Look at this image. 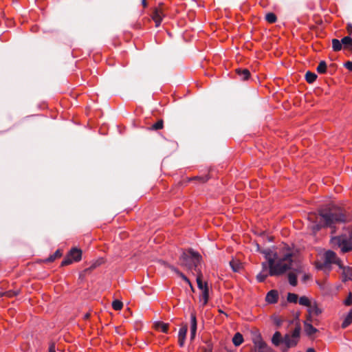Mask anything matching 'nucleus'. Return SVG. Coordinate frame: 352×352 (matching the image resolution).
Returning <instances> with one entry per match:
<instances>
[{
    "label": "nucleus",
    "mask_w": 352,
    "mask_h": 352,
    "mask_svg": "<svg viewBox=\"0 0 352 352\" xmlns=\"http://www.w3.org/2000/svg\"><path fill=\"white\" fill-rule=\"evenodd\" d=\"M344 304L346 306H350L352 305V294L349 293L347 298L344 301Z\"/></svg>",
    "instance_id": "obj_36"
},
{
    "label": "nucleus",
    "mask_w": 352,
    "mask_h": 352,
    "mask_svg": "<svg viewBox=\"0 0 352 352\" xmlns=\"http://www.w3.org/2000/svg\"><path fill=\"white\" fill-rule=\"evenodd\" d=\"M327 70V63L325 61L322 60L320 62L317 67V72L320 74H324Z\"/></svg>",
    "instance_id": "obj_28"
},
{
    "label": "nucleus",
    "mask_w": 352,
    "mask_h": 352,
    "mask_svg": "<svg viewBox=\"0 0 352 352\" xmlns=\"http://www.w3.org/2000/svg\"><path fill=\"white\" fill-rule=\"evenodd\" d=\"M263 267L265 268V264H264V263H263Z\"/></svg>",
    "instance_id": "obj_50"
},
{
    "label": "nucleus",
    "mask_w": 352,
    "mask_h": 352,
    "mask_svg": "<svg viewBox=\"0 0 352 352\" xmlns=\"http://www.w3.org/2000/svg\"><path fill=\"white\" fill-rule=\"evenodd\" d=\"M352 323V309L349 312V314L345 317L343 322L342 323V327L346 328L349 325H350Z\"/></svg>",
    "instance_id": "obj_23"
},
{
    "label": "nucleus",
    "mask_w": 352,
    "mask_h": 352,
    "mask_svg": "<svg viewBox=\"0 0 352 352\" xmlns=\"http://www.w3.org/2000/svg\"><path fill=\"white\" fill-rule=\"evenodd\" d=\"M252 342L255 352H268V348L266 343L263 341L261 335L256 333L252 337Z\"/></svg>",
    "instance_id": "obj_8"
},
{
    "label": "nucleus",
    "mask_w": 352,
    "mask_h": 352,
    "mask_svg": "<svg viewBox=\"0 0 352 352\" xmlns=\"http://www.w3.org/2000/svg\"><path fill=\"white\" fill-rule=\"evenodd\" d=\"M187 333V327L184 326L182 328L179 329V333H178V338H181V339H185Z\"/></svg>",
    "instance_id": "obj_34"
},
{
    "label": "nucleus",
    "mask_w": 352,
    "mask_h": 352,
    "mask_svg": "<svg viewBox=\"0 0 352 352\" xmlns=\"http://www.w3.org/2000/svg\"><path fill=\"white\" fill-rule=\"evenodd\" d=\"M324 262L327 264H336L339 267H342L341 260L337 256L336 254L331 250H328L325 252Z\"/></svg>",
    "instance_id": "obj_10"
},
{
    "label": "nucleus",
    "mask_w": 352,
    "mask_h": 352,
    "mask_svg": "<svg viewBox=\"0 0 352 352\" xmlns=\"http://www.w3.org/2000/svg\"><path fill=\"white\" fill-rule=\"evenodd\" d=\"M340 41L344 50H351L352 38L350 36H344Z\"/></svg>",
    "instance_id": "obj_18"
},
{
    "label": "nucleus",
    "mask_w": 352,
    "mask_h": 352,
    "mask_svg": "<svg viewBox=\"0 0 352 352\" xmlns=\"http://www.w3.org/2000/svg\"><path fill=\"white\" fill-rule=\"evenodd\" d=\"M276 324H280V322H279V321H277Z\"/></svg>",
    "instance_id": "obj_49"
},
{
    "label": "nucleus",
    "mask_w": 352,
    "mask_h": 352,
    "mask_svg": "<svg viewBox=\"0 0 352 352\" xmlns=\"http://www.w3.org/2000/svg\"><path fill=\"white\" fill-rule=\"evenodd\" d=\"M285 253H290V258L292 260V265L287 270L291 269L294 270V272H289L288 274L289 283L291 285L296 286L297 285V274L303 272V267L297 261L296 256L293 254L292 250L288 249Z\"/></svg>",
    "instance_id": "obj_5"
},
{
    "label": "nucleus",
    "mask_w": 352,
    "mask_h": 352,
    "mask_svg": "<svg viewBox=\"0 0 352 352\" xmlns=\"http://www.w3.org/2000/svg\"><path fill=\"white\" fill-rule=\"evenodd\" d=\"M49 352H56V346L54 343L50 344L49 347Z\"/></svg>",
    "instance_id": "obj_39"
},
{
    "label": "nucleus",
    "mask_w": 352,
    "mask_h": 352,
    "mask_svg": "<svg viewBox=\"0 0 352 352\" xmlns=\"http://www.w3.org/2000/svg\"><path fill=\"white\" fill-rule=\"evenodd\" d=\"M232 342L234 346H239L243 342V337L241 333H236L232 338Z\"/></svg>",
    "instance_id": "obj_21"
},
{
    "label": "nucleus",
    "mask_w": 352,
    "mask_h": 352,
    "mask_svg": "<svg viewBox=\"0 0 352 352\" xmlns=\"http://www.w3.org/2000/svg\"><path fill=\"white\" fill-rule=\"evenodd\" d=\"M265 257L268 262L269 270L263 269L256 276L258 282H263L270 276H278L285 273L287 269L292 265L290 253H283L278 254L270 249L263 252Z\"/></svg>",
    "instance_id": "obj_2"
},
{
    "label": "nucleus",
    "mask_w": 352,
    "mask_h": 352,
    "mask_svg": "<svg viewBox=\"0 0 352 352\" xmlns=\"http://www.w3.org/2000/svg\"><path fill=\"white\" fill-rule=\"evenodd\" d=\"M56 259V257L53 255V256H51L50 258H49V261H53Z\"/></svg>",
    "instance_id": "obj_45"
},
{
    "label": "nucleus",
    "mask_w": 352,
    "mask_h": 352,
    "mask_svg": "<svg viewBox=\"0 0 352 352\" xmlns=\"http://www.w3.org/2000/svg\"><path fill=\"white\" fill-rule=\"evenodd\" d=\"M300 331L301 327L300 324L297 323L292 333H287L285 336L283 343L287 348L295 346L297 344L300 338Z\"/></svg>",
    "instance_id": "obj_6"
},
{
    "label": "nucleus",
    "mask_w": 352,
    "mask_h": 352,
    "mask_svg": "<svg viewBox=\"0 0 352 352\" xmlns=\"http://www.w3.org/2000/svg\"><path fill=\"white\" fill-rule=\"evenodd\" d=\"M209 299V289L208 287H204V289L201 290V294L199 296V302L204 307L206 305Z\"/></svg>",
    "instance_id": "obj_12"
},
{
    "label": "nucleus",
    "mask_w": 352,
    "mask_h": 352,
    "mask_svg": "<svg viewBox=\"0 0 352 352\" xmlns=\"http://www.w3.org/2000/svg\"><path fill=\"white\" fill-rule=\"evenodd\" d=\"M276 19V16L272 12H269L265 15V20L270 23H275Z\"/></svg>",
    "instance_id": "obj_30"
},
{
    "label": "nucleus",
    "mask_w": 352,
    "mask_h": 352,
    "mask_svg": "<svg viewBox=\"0 0 352 352\" xmlns=\"http://www.w3.org/2000/svg\"><path fill=\"white\" fill-rule=\"evenodd\" d=\"M4 294L6 296H7L8 297L10 298V297H13V296H16L17 294V293L12 292V291H8V292H6Z\"/></svg>",
    "instance_id": "obj_37"
},
{
    "label": "nucleus",
    "mask_w": 352,
    "mask_h": 352,
    "mask_svg": "<svg viewBox=\"0 0 352 352\" xmlns=\"http://www.w3.org/2000/svg\"><path fill=\"white\" fill-rule=\"evenodd\" d=\"M345 67L350 71H352V62L348 61L345 63Z\"/></svg>",
    "instance_id": "obj_38"
},
{
    "label": "nucleus",
    "mask_w": 352,
    "mask_h": 352,
    "mask_svg": "<svg viewBox=\"0 0 352 352\" xmlns=\"http://www.w3.org/2000/svg\"><path fill=\"white\" fill-rule=\"evenodd\" d=\"M236 74L240 77L241 80H245L249 78L250 73L247 69H238L236 70Z\"/></svg>",
    "instance_id": "obj_19"
},
{
    "label": "nucleus",
    "mask_w": 352,
    "mask_h": 352,
    "mask_svg": "<svg viewBox=\"0 0 352 352\" xmlns=\"http://www.w3.org/2000/svg\"><path fill=\"white\" fill-rule=\"evenodd\" d=\"M174 270L185 282H186L192 287V285L189 279L183 273L179 272L175 269H174Z\"/></svg>",
    "instance_id": "obj_35"
},
{
    "label": "nucleus",
    "mask_w": 352,
    "mask_h": 352,
    "mask_svg": "<svg viewBox=\"0 0 352 352\" xmlns=\"http://www.w3.org/2000/svg\"><path fill=\"white\" fill-rule=\"evenodd\" d=\"M287 299L289 302L296 303L298 301V295L294 293H289Z\"/></svg>",
    "instance_id": "obj_33"
},
{
    "label": "nucleus",
    "mask_w": 352,
    "mask_h": 352,
    "mask_svg": "<svg viewBox=\"0 0 352 352\" xmlns=\"http://www.w3.org/2000/svg\"><path fill=\"white\" fill-rule=\"evenodd\" d=\"M278 298V292L276 290H271L267 294L265 300L269 303H275L277 302Z\"/></svg>",
    "instance_id": "obj_14"
},
{
    "label": "nucleus",
    "mask_w": 352,
    "mask_h": 352,
    "mask_svg": "<svg viewBox=\"0 0 352 352\" xmlns=\"http://www.w3.org/2000/svg\"><path fill=\"white\" fill-rule=\"evenodd\" d=\"M142 3L143 7L145 8L147 6L146 0H142Z\"/></svg>",
    "instance_id": "obj_44"
},
{
    "label": "nucleus",
    "mask_w": 352,
    "mask_h": 352,
    "mask_svg": "<svg viewBox=\"0 0 352 352\" xmlns=\"http://www.w3.org/2000/svg\"><path fill=\"white\" fill-rule=\"evenodd\" d=\"M298 302L300 305L305 306L307 307H308L312 303L310 299L305 296H301L299 298Z\"/></svg>",
    "instance_id": "obj_26"
},
{
    "label": "nucleus",
    "mask_w": 352,
    "mask_h": 352,
    "mask_svg": "<svg viewBox=\"0 0 352 352\" xmlns=\"http://www.w3.org/2000/svg\"><path fill=\"white\" fill-rule=\"evenodd\" d=\"M307 313L314 316H318L322 313L321 309L318 307L316 302H313L307 307Z\"/></svg>",
    "instance_id": "obj_15"
},
{
    "label": "nucleus",
    "mask_w": 352,
    "mask_h": 352,
    "mask_svg": "<svg viewBox=\"0 0 352 352\" xmlns=\"http://www.w3.org/2000/svg\"><path fill=\"white\" fill-rule=\"evenodd\" d=\"M272 342L275 346H278L280 343L283 342V338L279 331H276L272 338Z\"/></svg>",
    "instance_id": "obj_20"
},
{
    "label": "nucleus",
    "mask_w": 352,
    "mask_h": 352,
    "mask_svg": "<svg viewBox=\"0 0 352 352\" xmlns=\"http://www.w3.org/2000/svg\"><path fill=\"white\" fill-rule=\"evenodd\" d=\"M123 303L118 300H115L112 302V307L116 311H119L122 309Z\"/></svg>",
    "instance_id": "obj_31"
},
{
    "label": "nucleus",
    "mask_w": 352,
    "mask_h": 352,
    "mask_svg": "<svg viewBox=\"0 0 352 352\" xmlns=\"http://www.w3.org/2000/svg\"><path fill=\"white\" fill-rule=\"evenodd\" d=\"M197 273H198V275L197 276V283L198 288L200 290H203V289H204V287H208L207 283H203L202 275H201V272L199 271V272H197Z\"/></svg>",
    "instance_id": "obj_22"
},
{
    "label": "nucleus",
    "mask_w": 352,
    "mask_h": 352,
    "mask_svg": "<svg viewBox=\"0 0 352 352\" xmlns=\"http://www.w3.org/2000/svg\"><path fill=\"white\" fill-rule=\"evenodd\" d=\"M197 318L195 313L190 314V338L193 340L197 331Z\"/></svg>",
    "instance_id": "obj_11"
},
{
    "label": "nucleus",
    "mask_w": 352,
    "mask_h": 352,
    "mask_svg": "<svg viewBox=\"0 0 352 352\" xmlns=\"http://www.w3.org/2000/svg\"><path fill=\"white\" fill-rule=\"evenodd\" d=\"M314 316H315L307 313L306 320L304 322H308V324H314L316 325H318L319 320L317 318H315Z\"/></svg>",
    "instance_id": "obj_27"
},
{
    "label": "nucleus",
    "mask_w": 352,
    "mask_h": 352,
    "mask_svg": "<svg viewBox=\"0 0 352 352\" xmlns=\"http://www.w3.org/2000/svg\"><path fill=\"white\" fill-rule=\"evenodd\" d=\"M310 276L309 274H305L303 276V280L305 281L307 279H309Z\"/></svg>",
    "instance_id": "obj_43"
},
{
    "label": "nucleus",
    "mask_w": 352,
    "mask_h": 352,
    "mask_svg": "<svg viewBox=\"0 0 352 352\" xmlns=\"http://www.w3.org/2000/svg\"><path fill=\"white\" fill-rule=\"evenodd\" d=\"M348 30L350 32H352V25H348Z\"/></svg>",
    "instance_id": "obj_46"
},
{
    "label": "nucleus",
    "mask_w": 352,
    "mask_h": 352,
    "mask_svg": "<svg viewBox=\"0 0 352 352\" xmlns=\"http://www.w3.org/2000/svg\"><path fill=\"white\" fill-rule=\"evenodd\" d=\"M180 261L182 264L188 270H195L196 272H199L197 268L201 263V256L198 252L190 250L182 254Z\"/></svg>",
    "instance_id": "obj_4"
},
{
    "label": "nucleus",
    "mask_w": 352,
    "mask_h": 352,
    "mask_svg": "<svg viewBox=\"0 0 352 352\" xmlns=\"http://www.w3.org/2000/svg\"><path fill=\"white\" fill-rule=\"evenodd\" d=\"M332 48L335 52L341 50L342 48L341 41L338 39L333 38L332 40Z\"/></svg>",
    "instance_id": "obj_24"
},
{
    "label": "nucleus",
    "mask_w": 352,
    "mask_h": 352,
    "mask_svg": "<svg viewBox=\"0 0 352 352\" xmlns=\"http://www.w3.org/2000/svg\"><path fill=\"white\" fill-rule=\"evenodd\" d=\"M307 352H316L314 349H308Z\"/></svg>",
    "instance_id": "obj_47"
},
{
    "label": "nucleus",
    "mask_w": 352,
    "mask_h": 352,
    "mask_svg": "<svg viewBox=\"0 0 352 352\" xmlns=\"http://www.w3.org/2000/svg\"><path fill=\"white\" fill-rule=\"evenodd\" d=\"M304 329L307 335L312 336L318 331L317 329L314 327L312 324H308V322H304Z\"/></svg>",
    "instance_id": "obj_17"
},
{
    "label": "nucleus",
    "mask_w": 352,
    "mask_h": 352,
    "mask_svg": "<svg viewBox=\"0 0 352 352\" xmlns=\"http://www.w3.org/2000/svg\"><path fill=\"white\" fill-rule=\"evenodd\" d=\"M89 315L88 314H87L85 316V318H89Z\"/></svg>",
    "instance_id": "obj_48"
},
{
    "label": "nucleus",
    "mask_w": 352,
    "mask_h": 352,
    "mask_svg": "<svg viewBox=\"0 0 352 352\" xmlns=\"http://www.w3.org/2000/svg\"><path fill=\"white\" fill-rule=\"evenodd\" d=\"M317 78V75L314 73H312L311 72H307L305 74V79L307 82L312 83L314 82Z\"/></svg>",
    "instance_id": "obj_25"
},
{
    "label": "nucleus",
    "mask_w": 352,
    "mask_h": 352,
    "mask_svg": "<svg viewBox=\"0 0 352 352\" xmlns=\"http://www.w3.org/2000/svg\"><path fill=\"white\" fill-rule=\"evenodd\" d=\"M345 233L332 237L331 243L340 248L342 252L352 251V226H345L343 228Z\"/></svg>",
    "instance_id": "obj_3"
},
{
    "label": "nucleus",
    "mask_w": 352,
    "mask_h": 352,
    "mask_svg": "<svg viewBox=\"0 0 352 352\" xmlns=\"http://www.w3.org/2000/svg\"><path fill=\"white\" fill-rule=\"evenodd\" d=\"M230 265L234 272H239L241 267V264L238 261L235 260H232L230 262Z\"/></svg>",
    "instance_id": "obj_29"
},
{
    "label": "nucleus",
    "mask_w": 352,
    "mask_h": 352,
    "mask_svg": "<svg viewBox=\"0 0 352 352\" xmlns=\"http://www.w3.org/2000/svg\"><path fill=\"white\" fill-rule=\"evenodd\" d=\"M54 256L56 258L60 257V256H61V253L60 252V251H59V250H57V251L54 253Z\"/></svg>",
    "instance_id": "obj_42"
},
{
    "label": "nucleus",
    "mask_w": 352,
    "mask_h": 352,
    "mask_svg": "<svg viewBox=\"0 0 352 352\" xmlns=\"http://www.w3.org/2000/svg\"><path fill=\"white\" fill-rule=\"evenodd\" d=\"M196 179H200L201 182H206L208 179V178L206 177H197Z\"/></svg>",
    "instance_id": "obj_41"
},
{
    "label": "nucleus",
    "mask_w": 352,
    "mask_h": 352,
    "mask_svg": "<svg viewBox=\"0 0 352 352\" xmlns=\"http://www.w3.org/2000/svg\"><path fill=\"white\" fill-rule=\"evenodd\" d=\"M178 341H179V344L180 346H183L184 344V340L185 339H181V338H178Z\"/></svg>",
    "instance_id": "obj_40"
},
{
    "label": "nucleus",
    "mask_w": 352,
    "mask_h": 352,
    "mask_svg": "<svg viewBox=\"0 0 352 352\" xmlns=\"http://www.w3.org/2000/svg\"><path fill=\"white\" fill-rule=\"evenodd\" d=\"M164 126V122L162 120H159L157 122H155V124H153L151 127V130H159V129H162Z\"/></svg>",
    "instance_id": "obj_32"
},
{
    "label": "nucleus",
    "mask_w": 352,
    "mask_h": 352,
    "mask_svg": "<svg viewBox=\"0 0 352 352\" xmlns=\"http://www.w3.org/2000/svg\"><path fill=\"white\" fill-rule=\"evenodd\" d=\"M308 219L313 223L314 231H318L323 228H329L331 229V232L335 233L336 225L348 222L351 217L344 209L334 204H329L324 208H320L318 214H309Z\"/></svg>",
    "instance_id": "obj_1"
},
{
    "label": "nucleus",
    "mask_w": 352,
    "mask_h": 352,
    "mask_svg": "<svg viewBox=\"0 0 352 352\" xmlns=\"http://www.w3.org/2000/svg\"><path fill=\"white\" fill-rule=\"evenodd\" d=\"M164 16V4L160 3L158 6L154 8L152 14V19L155 21L156 27H159L160 25Z\"/></svg>",
    "instance_id": "obj_9"
},
{
    "label": "nucleus",
    "mask_w": 352,
    "mask_h": 352,
    "mask_svg": "<svg viewBox=\"0 0 352 352\" xmlns=\"http://www.w3.org/2000/svg\"><path fill=\"white\" fill-rule=\"evenodd\" d=\"M342 270V280L344 281L352 279V268L349 267H340Z\"/></svg>",
    "instance_id": "obj_13"
},
{
    "label": "nucleus",
    "mask_w": 352,
    "mask_h": 352,
    "mask_svg": "<svg viewBox=\"0 0 352 352\" xmlns=\"http://www.w3.org/2000/svg\"><path fill=\"white\" fill-rule=\"evenodd\" d=\"M168 324L164 323L163 322H157L155 324V328L156 330L166 333H168Z\"/></svg>",
    "instance_id": "obj_16"
},
{
    "label": "nucleus",
    "mask_w": 352,
    "mask_h": 352,
    "mask_svg": "<svg viewBox=\"0 0 352 352\" xmlns=\"http://www.w3.org/2000/svg\"><path fill=\"white\" fill-rule=\"evenodd\" d=\"M82 257V251L77 248H73L70 250L67 256L61 263V265H68L73 262L79 261Z\"/></svg>",
    "instance_id": "obj_7"
}]
</instances>
